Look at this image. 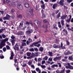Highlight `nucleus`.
Returning a JSON list of instances; mask_svg holds the SVG:
<instances>
[{
    "label": "nucleus",
    "instance_id": "f257e3e1",
    "mask_svg": "<svg viewBox=\"0 0 73 73\" xmlns=\"http://www.w3.org/2000/svg\"><path fill=\"white\" fill-rule=\"evenodd\" d=\"M33 25V24L32 23H29V22H26V27L27 26H28V27H27V28L28 30H29L28 31H27L26 32V33L27 34H30V33H31L33 32V30H30V27H29V25Z\"/></svg>",
    "mask_w": 73,
    "mask_h": 73
},
{
    "label": "nucleus",
    "instance_id": "f03ea898",
    "mask_svg": "<svg viewBox=\"0 0 73 73\" xmlns=\"http://www.w3.org/2000/svg\"><path fill=\"white\" fill-rule=\"evenodd\" d=\"M3 4H5L6 3L7 4V5H9L10 6L12 5V4L11 3V2L9 0H6V1H5V0H3Z\"/></svg>",
    "mask_w": 73,
    "mask_h": 73
},
{
    "label": "nucleus",
    "instance_id": "7ed1b4c3",
    "mask_svg": "<svg viewBox=\"0 0 73 73\" xmlns=\"http://www.w3.org/2000/svg\"><path fill=\"white\" fill-rule=\"evenodd\" d=\"M67 65L68 66H66V69H73V67L72 66H70L69 63H68Z\"/></svg>",
    "mask_w": 73,
    "mask_h": 73
},
{
    "label": "nucleus",
    "instance_id": "20e7f679",
    "mask_svg": "<svg viewBox=\"0 0 73 73\" xmlns=\"http://www.w3.org/2000/svg\"><path fill=\"white\" fill-rule=\"evenodd\" d=\"M10 19V16L8 14L6 15V17H4L3 18V19L4 20H8V19Z\"/></svg>",
    "mask_w": 73,
    "mask_h": 73
},
{
    "label": "nucleus",
    "instance_id": "39448f33",
    "mask_svg": "<svg viewBox=\"0 0 73 73\" xmlns=\"http://www.w3.org/2000/svg\"><path fill=\"white\" fill-rule=\"evenodd\" d=\"M5 45V43L3 42H1L0 44V49H1Z\"/></svg>",
    "mask_w": 73,
    "mask_h": 73
},
{
    "label": "nucleus",
    "instance_id": "423d86ee",
    "mask_svg": "<svg viewBox=\"0 0 73 73\" xmlns=\"http://www.w3.org/2000/svg\"><path fill=\"white\" fill-rule=\"evenodd\" d=\"M61 57V56H60L58 57H56L53 59V60L55 61H56L57 60H60V58Z\"/></svg>",
    "mask_w": 73,
    "mask_h": 73
},
{
    "label": "nucleus",
    "instance_id": "0eeeda50",
    "mask_svg": "<svg viewBox=\"0 0 73 73\" xmlns=\"http://www.w3.org/2000/svg\"><path fill=\"white\" fill-rule=\"evenodd\" d=\"M64 0H61L59 3V4L61 5H64Z\"/></svg>",
    "mask_w": 73,
    "mask_h": 73
},
{
    "label": "nucleus",
    "instance_id": "6e6552de",
    "mask_svg": "<svg viewBox=\"0 0 73 73\" xmlns=\"http://www.w3.org/2000/svg\"><path fill=\"white\" fill-rule=\"evenodd\" d=\"M66 27H68V30H70V31H73V28L72 27L71 28L72 29H70L69 27H70V25H69L68 24L66 25Z\"/></svg>",
    "mask_w": 73,
    "mask_h": 73
},
{
    "label": "nucleus",
    "instance_id": "1a4fd4ad",
    "mask_svg": "<svg viewBox=\"0 0 73 73\" xmlns=\"http://www.w3.org/2000/svg\"><path fill=\"white\" fill-rule=\"evenodd\" d=\"M8 40V38H6L3 40L2 42H3V43H5V42H6Z\"/></svg>",
    "mask_w": 73,
    "mask_h": 73
},
{
    "label": "nucleus",
    "instance_id": "9d476101",
    "mask_svg": "<svg viewBox=\"0 0 73 73\" xmlns=\"http://www.w3.org/2000/svg\"><path fill=\"white\" fill-rule=\"evenodd\" d=\"M33 9L32 8H31L30 9L29 12L31 15H33Z\"/></svg>",
    "mask_w": 73,
    "mask_h": 73
},
{
    "label": "nucleus",
    "instance_id": "9b49d317",
    "mask_svg": "<svg viewBox=\"0 0 73 73\" xmlns=\"http://www.w3.org/2000/svg\"><path fill=\"white\" fill-rule=\"evenodd\" d=\"M39 42H41V40H40L38 41L37 42H34L33 43V45H34V46H37V44L39 43Z\"/></svg>",
    "mask_w": 73,
    "mask_h": 73
},
{
    "label": "nucleus",
    "instance_id": "f8f14e48",
    "mask_svg": "<svg viewBox=\"0 0 73 73\" xmlns=\"http://www.w3.org/2000/svg\"><path fill=\"white\" fill-rule=\"evenodd\" d=\"M67 17V15H62V16L61 17L60 19H62V20H64V19H65V17Z\"/></svg>",
    "mask_w": 73,
    "mask_h": 73
},
{
    "label": "nucleus",
    "instance_id": "ddd939ff",
    "mask_svg": "<svg viewBox=\"0 0 73 73\" xmlns=\"http://www.w3.org/2000/svg\"><path fill=\"white\" fill-rule=\"evenodd\" d=\"M62 45H63L62 43L61 42L60 46V48H61V49H65V46H63Z\"/></svg>",
    "mask_w": 73,
    "mask_h": 73
},
{
    "label": "nucleus",
    "instance_id": "4468645a",
    "mask_svg": "<svg viewBox=\"0 0 73 73\" xmlns=\"http://www.w3.org/2000/svg\"><path fill=\"white\" fill-rule=\"evenodd\" d=\"M14 49L15 50H18L19 46H18L17 44L15 45V47L14 48Z\"/></svg>",
    "mask_w": 73,
    "mask_h": 73
},
{
    "label": "nucleus",
    "instance_id": "2eb2a0df",
    "mask_svg": "<svg viewBox=\"0 0 73 73\" xmlns=\"http://www.w3.org/2000/svg\"><path fill=\"white\" fill-rule=\"evenodd\" d=\"M53 47L54 48H60V45H58L56 46V45L54 44L53 45Z\"/></svg>",
    "mask_w": 73,
    "mask_h": 73
},
{
    "label": "nucleus",
    "instance_id": "dca6fc26",
    "mask_svg": "<svg viewBox=\"0 0 73 73\" xmlns=\"http://www.w3.org/2000/svg\"><path fill=\"white\" fill-rule=\"evenodd\" d=\"M18 8L19 9H23V7L21 5H18Z\"/></svg>",
    "mask_w": 73,
    "mask_h": 73
},
{
    "label": "nucleus",
    "instance_id": "f3484780",
    "mask_svg": "<svg viewBox=\"0 0 73 73\" xmlns=\"http://www.w3.org/2000/svg\"><path fill=\"white\" fill-rule=\"evenodd\" d=\"M13 53L12 52V51L11 54V56L10 57V60H12L13 59Z\"/></svg>",
    "mask_w": 73,
    "mask_h": 73
},
{
    "label": "nucleus",
    "instance_id": "a211bd4d",
    "mask_svg": "<svg viewBox=\"0 0 73 73\" xmlns=\"http://www.w3.org/2000/svg\"><path fill=\"white\" fill-rule=\"evenodd\" d=\"M25 6L26 8H28L29 7V5L28 4L27 2H26L25 3Z\"/></svg>",
    "mask_w": 73,
    "mask_h": 73
},
{
    "label": "nucleus",
    "instance_id": "6ab92c4d",
    "mask_svg": "<svg viewBox=\"0 0 73 73\" xmlns=\"http://www.w3.org/2000/svg\"><path fill=\"white\" fill-rule=\"evenodd\" d=\"M10 2H11V5H12V4H13V7H15V6L16 5V4H15V2L12 1H10Z\"/></svg>",
    "mask_w": 73,
    "mask_h": 73
},
{
    "label": "nucleus",
    "instance_id": "aec40b11",
    "mask_svg": "<svg viewBox=\"0 0 73 73\" xmlns=\"http://www.w3.org/2000/svg\"><path fill=\"white\" fill-rule=\"evenodd\" d=\"M36 71L38 72V73H41V70L39 69V68H37L36 69Z\"/></svg>",
    "mask_w": 73,
    "mask_h": 73
},
{
    "label": "nucleus",
    "instance_id": "412c9836",
    "mask_svg": "<svg viewBox=\"0 0 73 73\" xmlns=\"http://www.w3.org/2000/svg\"><path fill=\"white\" fill-rule=\"evenodd\" d=\"M64 22H65V21H64L63 20H62L61 21V25L62 26H64Z\"/></svg>",
    "mask_w": 73,
    "mask_h": 73
},
{
    "label": "nucleus",
    "instance_id": "4be33fe9",
    "mask_svg": "<svg viewBox=\"0 0 73 73\" xmlns=\"http://www.w3.org/2000/svg\"><path fill=\"white\" fill-rule=\"evenodd\" d=\"M72 54V53H70V51H68L67 52L65 53L66 55H68V54Z\"/></svg>",
    "mask_w": 73,
    "mask_h": 73
},
{
    "label": "nucleus",
    "instance_id": "5701e85b",
    "mask_svg": "<svg viewBox=\"0 0 73 73\" xmlns=\"http://www.w3.org/2000/svg\"><path fill=\"white\" fill-rule=\"evenodd\" d=\"M31 55V53L30 52H27V56H30Z\"/></svg>",
    "mask_w": 73,
    "mask_h": 73
},
{
    "label": "nucleus",
    "instance_id": "b1692460",
    "mask_svg": "<svg viewBox=\"0 0 73 73\" xmlns=\"http://www.w3.org/2000/svg\"><path fill=\"white\" fill-rule=\"evenodd\" d=\"M27 45V44H26V43L25 42H22V46H26Z\"/></svg>",
    "mask_w": 73,
    "mask_h": 73
},
{
    "label": "nucleus",
    "instance_id": "393cba45",
    "mask_svg": "<svg viewBox=\"0 0 73 73\" xmlns=\"http://www.w3.org/2000/svg\"><path fill=\"white\" fill-rule=\"evenodd\" d=\"M68 60H71L72 61H73V57L72 56H70L68 58Z\"/></svg>",
    "mask_w": 73,
    "mask_h": 73
},
{
    "label": "nucleus",
    "instance_id": "a878e982",
    "mask_svg": "<svg viewBox=\"0 0 73 73\" xmlns=\"http://www.w3.org/2000/svg\"><path fill=\"white\" fill-rule=\"evenodd\" d=\"M60 12H59L58 13L57 15L56 16L57 18H58H58H59V17H60Z\"/></svg>",
    "mask_w": 73,
    "mask_h": 73
},
{
    "label": "nucleus",
    "instance_id": "bb28decb",
    "mask_svg": "<svg viewBox=\"0 0 73 73\" xmlns=\"http://www.w3.org/2000/svg\"><path fill=\"white\" fill-rule=\"evenodd\" d=\"M11 41L12 42L13 45L15 44V40L13 39L12 40H11Z\"/></svg>",
    "mask_w": 73,
    "mask_h": 73
},
{
    "label": "nucleus",
    "instance_id": "cd10ccee",
    "mask_svg": "<svg viewBox=\"0 0 73 73\" xmlns=\"http://www.w3.org/2000/svg\"><path fill=\"white\" fill-rule=\"evenodd\" d=\"M53 26L54 27V28L57 30V27H56V25H54Z\"/></svg>",
    "mask_w": 73,
    "mask_h": 73
},
{
    "label": "nucleus",
    "instance_id": "c85d7f7f",
    "mask_svg": "<svg viewBox=\"0 0 73 73\" xmlns=\"http://www.w3.org/2000/svg\"><path fill=\"white\" fill-rule=\"evenodd\" d=\"M58 27L59 28H61V24H60V22H58Z\"/></svg>",
    "mask_w": 73,
    "mask_h": 73
},
{
    "label": "nucleus",
    "instance_id": "c756f323",
    "mask_svg": "<svg viewBox=\"0 0 73 73\" xmlns=\"http://www.w3.org/2000/svg\"><path fill=\"white\" fill-rule=\"evenodd\" d=\"M48 58V56H46L43 58V60H47Z\"/></svg>",
    "mask_w": 73,
    "mask_h": 73
},
{
    "label": "nucleus",
    "instance_id": "7c9ffc66",
    "mask_svg": "<svg viewBox=\"0 0 73 73\" xmlns=\"http://www.w3.org/2000/svg\"><path fill=\"white\" fill-rule=\"evenodd\" d=\"M56 5L55 4H54L52 6V8L53 9H55L56 8Z\"/></svg>",
    "mask_w": 73,
    "mask_h": 73
},
{
    "label": "nucleus",
    "instance_id": "2f4dec72",
    "mask_svg": "<svg viewBox=\"0 0 73 73\" xmlns=\"http://www.w3.org/2000/svg\"><path fill=\"white\" fill-rule=\"evenodd\" d=\"M2 36L3 38H5L6 37V36L3 34H2Z\"/></svg>",
    "mask_w": 73,
    "mask_h": 73
},
{
    "label": "nucleus",
    "instance_id": "473e14b6",
    "mask_svg": "<svg viewBox=\"0 0 73 73\" xmlns=\"http://www.w3.org/2000/svg\"><path fill=\"white\" fill-rule=\"evenodd\" d=\"M20 33H21V32L20 31V32H18L17 33V35H22V34H20Z\"/></svg>",
    "mask_w": 73,
    "mask_h": 73
},
{
    "label": "nucleus",
    "instance_id": "72a5a7b5",
    "mask_svg": "<svg viewBox=\"0 0 73 73\" xmlns=\"http://www.w3.org/2000/svg\"><path fill=\"white\" fill-rule=\"evenodd\" d=\"M49 56H52V52H49Z\"/></svg>",
    "mask_w": 73,
    "mask_h": 73
},
{
    "label": "nucleus",
    "instance_id": "f704fd0d",
    "mask_svg": "<svg viewBox=\"0 0 73 73\" xmlns=\"http://www.w3.org/2000/svg\"><path fill=\"white\" fill-rule=\"evenodd\" d=\"M45 5L44 4H43L41 6V7L43 9H44V8H45Z\"/></svg>",
    "mask_w": 73,
    "mask_h": 73
},
{
    "label": "nucleus",
    "instance_id": "c9c22d12",
    "mask_svg": "<svg viewBox=\"0 0 73 73\" xmlns=\"http://www.w3.org/2000/svg\"><path fill=\"white\" fill-rule=\"evenodd\" d=\"M45 17V15L44 14H42V18H44Z\"/></svg>",
    "mask_w": 73,
    "mask_h": 73
},
{
    "label": "nucleus",
    "instance_id": "e433bc0d",
    "mask_svg": "<svg viewBox=\"0 0 73 73\" xmlns=\"http://www.w3.org/2000/svg\"><path fill=\"white\" fill-rule=\"evenodd\" d=\"M53 59V58L50 57L49 58H48V61H52V60Z\"/></svg>",
    "mask_w": 73,
    "mask_h": 73
},
{
    "label": "nucleus",
    "instance_id": "4c0bfd02",
    "mask_svg": "<svg viewBox=\"0 0 73 73\" xmlns=\"http://www.w3.org/2000/svg\"><path fill=\"white\" fill-rule=\"evenodd\" d=\"M37 24L38 25V26L40 27V22H38V23H37Z\"/></svg>",
    "mask_w": 73,
    "mask_h": 73
},
{
    "label": "nucleus",
    "instance_id": "58836bf2",
    "mask_svg": "<svg viewBox=\"0 0 73 73\" xmlns=\"http://www.w3.org/2000/svg\"><path fill=\"white\" fill-rule=\"evenodd\" d=\"M41 67L42 68H46V66L45 65H41Z\"/></svg>",
    "mask_w": 73,
    "mask_h": 73
},
{
    "label": "nucleus",
    "instance_id": "ea45409f",
    "mask_svg": "<svg viewBox=\"0 0 73 73\" xmlns=\"http://www.w3.org/2000/svg\"><path fill=\"white\" fill-rule=\"evenodd\" d=\"M6 47L7 50H8L9 49H10V47H9V46H6Z\"/></svg>",
    "mask_w": 73,
    "mask_h": 73
},
{
    "label": "nucleus",
    "instance_id": "a19ab883",
    "mask_svg": "<svg viewBox=\"0 0 73 73\" xmlns=\"http://www.w3.org/2000/svg\"><path fill=\"white\" fill-rule=\"evenodd\" d=\"M67 1L68 3H70L73 1V0H67Z\"/></svg>",
    "mask_w": 73,
    "mask_h": 73
},
{
    "label": "nucleus",
    "instance_id": "79ce46f5",
    "mask_svg": "<svg viewBox=\"0 0 73 73\" xmlns=\"http://www.w3.org/2000/svg\"><path fill=\"white\" fill-rule=\"evenodd\" d=\"M63 32H65L66 33V34H67L68 33V32H67V31L66 30L64 29L63 31Z\"/></svg>",
    "mask_w": 73,
    "mask_h": 73
},
{
    "label": "nucleus",
    "instance_id": "37998d69",
    "mask_svg": "<svg viewBox=\"0 0 73 73\" xmlns=\"http://www.w3.org/2000/svg\"><path fill=\"white\" fill-rule=\"evenodd\" d=\"M23 24L22 23H20L19 25V27L20 28V27L21 26H22Z\"/></svg>",
    "mask_w": 73,
    "mask_h": 73
},
{
    "label": "nucleus",
    "instance_id": "c03bdc74",
    "mask_svg": "<svg viewBox=\"0 0 73 73\" xmlns=\"http://www.w3.org/2000/svg\"><path fill=\"white\" fill-rule=\"evenodd\" d=\"M66 72L67 73H70V70H66Z\"/></svg>",
    "mask_w": 73,
    "mask_h": 73
},
{
    "label": "nucleus",
    "instance_id": "a18cd8bd",
    "mask_svg": "<svg viewBox=\"0 0 73 73\" xmlns=\"http://www.w3.org/2000/svg\"><path fill=\"white\" fill-rule=\"evenodd\" d=\"M38 52H36L35 53V56H38Z\"/></svg>",
    "mask_w": 73,
    "mask_h": 73
},
{
    "label": "nucleus",
    "instance_id": "49530a36",
    "mask_svg": "<svg viewBox=\"0 0 73 73\" xmlns=\"http://www.w3.org/2000/svg\"><path fill=\"white\" fill-rule=\"evenodd\" d=\"M30 51H31V52H33V51H34V49H33V48H31V49H30L29 50Z\"/></svg>",
    "mask_w": 73,
    "mask_h": 73
},
{
    "label": "nucleus",
    "instance_id": "de8ad7c7",
    "mask_svg": "<svg viewBox=\"0 0 73 73\" xmlns=\"http://www.w3.org/2000/svg\"><path fill=\"white\" fill-rule=\"evenodd\" d=\"M3 52H5L6 51V48H3Z\"/></svg>",
    "mask_w": 73,
    "mask_h": 73
},
{
    "label": "nucleus",
    "instance_id": "09e8293b",
    "mask_svg": "<svg viewBox=\"0 0 73 73\" xmlns=\"http://www.w3.org/2000/svg\"><path fill=\"white\" fill-rule=\"evenodd\" d=\"M64 70H63L61 71L60 72H59V73H64Z\"/></svg>",
    "mask_w": 73,
    "mask_h": 73
},
{
    "label": "nucleus",
    "instance_id": "8fccbe9b",
    "mask_svg": "<svg viewBox=\"0 0 73 73\" xmlns=\"http://www.w3.org/2000/svg\"><path fill=\"white\" fill-rule=\"evenodd\" d=\"M0 58L1 59H3L4 58V56L3 55L0 56Z\"/></svg>",
    "mask_w": 73,
    "mask_h": 73
},
{
    "label": "nucleus",
    "instance_id": "3c124183",
    "mask_svg": "<svg viewBox=\"0 0 73 73\" xmlns=\"http://www.w3.org/2000/svg\"><path fill=\"white\" fill-rule=\"evenodd\" d=\"M45 61L44 60H43L42 62V64H45Z\"/></svg>",
    "mask_w": 73,
    "mask_h": 73
},
{
    "label": "nucleus",
    "instance_id": "603ef678",
    "mask_svg": "<svg viewBox=\"0 0 73 73\" xmlns=\"http://www.w3.org/2000/svg\"><path fill=\"white\" fill-rule=\"evenodd\" d=\"M66 44H67V45H69V42H68V41H66Z\"/></svg>",
    "mask_w": 73,
    "mask_h": 73
},
{
    "label": "nucleus",
    "instance_id": "864d4df0",
    "mask_svg": "<svg viewBox=\"0 0 73 73\" xmlns=\"http://www.w3.org/2000/svg\"><path fill=\"white\" fill-rule=\"evenodd\" d=\"M70 19H68L67 20L66 22L67 23H69V22H70Z\"/></svg>",
    "mask_w": 73,
    "mask_h": 73
},
{
    "label": "nucleus",
    "instance_id": "5fc2aeb1",
    "mask_svg": "<svg viewBox=\"0 0 73 73\" xmlns=\"http://www.w3.org/2000/svg\"><path fill=\"white\" fill-rule=\"evenodd\" d=\"M40 51H42V50H43V48L42 47L40 48Z\"/></svg>",
    "mask_w": 73,
    "mask_h": 73
},
{
    "label": "nucleus",
    "instance_id": "6e6d98bb",
    "mask_svg": "<svg viewBox=\"0 0 73 73\" xmlns=\"http://www.w3.org/2000/svg\"><path fill=\"white\" fill-rule=\"evenodd\" d=\"M26 42L27 45H28V44H29V43H30V42L29 41H28V40H27Z\"/></svg>",
    "mask_w": 73,
    "mask_h": 73
},
{
    "label": "nucleus",
    "instance_id": "4d7b16f0",
    "mask_svg": "<svg viewBox=\"0 0 73 73\" xmlns=\"http://www.w3.org/2000/svg\"><path fill=\"white\" fill-rule=\"evenodd\" d=\"M58 64L59 65V66L60 67H61V63H58Z\"/></svg>",
    "mask_w": 73,
    "mask_h": 73
},
{
    "label": "nucleus",
    "instance_id": "13d9d810",
    "mask_svg": "<svg viewBox=\"0 0 73 73\" xmlns=\"http://www.w3.org/2000/svg\"><path fill=\"white\" fill-rule=\"evenodd\" d=\"M18 1V0H14L13 1V2H14V3H16V2H17Z\"/></svg>",
    "mask_w": 73,
    "mask_h": 73
},
{
    "label": "nucleus",
    "instance_id": "bf43d9fd",
    "mask_svg": "<svg viewBox=\"0 0 73 73\" xmlns=\"http://www.w3.org/2000/svg\"><path fill=\"white\" fill-rule=\"evenodd\" d=\"M42 59H41V58H39L38 59V61H41V60Z\"/></svg>",
    "mask_w": 73,
    "mask_h": 73
},
{
    "label": "nucleus",
    "instance_id": "052dcab7",
    "mask_svg": "<svg viewBox=\"0 0 73 73\" xmlns=\"http://www.w3.org/2000/svg\"><path fill=\"white\" fill-rule=\"evenodd\" d=\"M31 72H32V73H36V71H35V70H34V71L31 70Z\"/></svg>",
    "mask_w": 73,
    "mask_h": 73
},
{
    "label": "nucleus",
    "instance_id": "680f3d73",
    "mask_svg": "<svg viewBox=\"0 0 73 73\" xmlns=\"http://www.w3.org/2000/svg\"><path fill=\"white\" fill-rule=\"evenodd\" d=\"M29 42H32V39L30 38H29Z\"/></svg>",
    "mask_w": 73,
    "mask_h": 73
},
{
    "label": "nucleus",
    "instance_id": "e2e57ef3",
    "mask_svg": "<svg viewBox=\"0 0 73 73\" xmlns=\"http://www.w3.org/2000/svg\"><path fill=\"white\" fill-rule=\"evenodd\" d=\"M0 12L1 13L2 15H3V13H4V12L3 11H0Z\"/></svg>",
    "mask_w": 73,
    "mask_h": 73
},
{
    "label": "nucleus",
    "instance_id": "0e129e2a",
    "mask_svg": "<svg viewBox=\"0 0 73 73\" xmlns=\"http://www.w3.org/2000/svg\"><path fill=\"white\" fill-rule=\"evenodd\" d=\"M18 17H20V18H21L22 17V16L20 15H18Z\"/></svg>",
    "mask_w": 73,
    "mask_h": 73
},
{
    "label": "nucleus",
    "instance_id": "69168bd1",
    "mask_svg": "<svg viewBox=\"0 0 73 73\" xmlns=\"http://www.w3.org/2000/svg\"><path fill=\"white\" fill-rule=\"evenodd\" d=\"M11 38L12 39H14V38H15V36H12L11 37Z\"/></svg>",
    "mask_w": 73,
    "mask_h": 73
},
{
    "label": "nucleus",
    "instance_id": "338daca9",
    "mask_svg": "<svg viewBox=\"0 0 73 73\" xmlns=\"http://www.w3.org/2000/svg\"><path fill=\"white\" fill-rule=\"evenodd\" d=\"M41 73H47V72H46V71H43Z\"/></svg>",
    "mask_w": 73,
    "mask_h": 73
},
{
    "label": "nucleus",
    "instance_id": "774afa93",
    "mask_svg": "<svg viewBox=\"0 0 73 73\" xmlns=\"http://www.w3.org/2000/svg\"><path fill=\"white\" fill-rule=\"evenodd\" d=\"M11 17L12 19H14L15 18V16L14 15H12Z\"/></svg>",
    "mask_w": 73,
    "mask_h": 73
}]
</instances>
